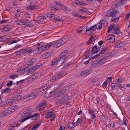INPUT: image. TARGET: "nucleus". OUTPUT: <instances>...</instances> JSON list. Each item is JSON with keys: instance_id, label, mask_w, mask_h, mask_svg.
I'll use <instances>...</instances> for the list:
<instances>
[{"instance_id": "obj_1", "label": "nucleus", "mask_w": 130, "mask_h": 130, "mask_svg": "<svg viewBox=\"0 0 130 130\" xmlns=\"http://www.w3.org/2000/svg\"><path fill=\"white\" fill-rule=\"evenodd\" d=\"M39 115V114L38 113L32 114L31 113V111L28 110H26L23 112L21 115L22 117H26L20 120L19 121L22 123L30 118L36 117Z\"/></svg>"}, {"instance_id": "obj_2", "label": "nucleus", "mask_w": 130, "mask_h": 130, "mask_svg": "<svg viewBox=\"0 0 130 130\" xmlns=\"http://www.w3.org/2000/svg\"><path fill=\"white\" fill-rule=\"evenodd\" d=\"M22 97V95H16L12 98L9 99L7 103L4 102L2 103V105L3 106H7L8 105H11L13 103L17 102L18 100L21 99Z\"/></svg>"}, {"instance_id": "obj_3", "label": "nucleus", "mask_w": 130, "mask_h": 130, "mask_svg": "<svg viewBox=\"0 0 130 130\" xmlns=\"http://www.w3.org/2000/svg\"><path fill=\"white\" fill-rule=\"evenodd\" d=\"M108 30L107 32H110L111 31L113 32V33L118 35L120 32V31L119 28L114 24H112L108 27Z\"/></svg>"}, {"instance_id": "obj_4", "label": "nucleus", "mask_w": 130, "mask_h": 130, "mask_svg": "<svg viewBox=\"0 0 130 130\" xmlns=\"http://www.w3.org/2000/svg\"><path fill=\"white\" fill-rule=\"evenodd\" d=\"M67 41L68 39L66 37H63L61 39L59 40L55 43H52L53 46L54 48L60 46L65 43Z\"/></svg>"}, {"instance_id": "obj_5", "label": "nucleus", "mask_w": 130, "mask_h": 130, "mask_svg": "<svg viewBox=\"0 0 130 130\" xmlns=\"http://www.w3.org/2000/svg\"><path fill=\"white\" fill-rule=\"evenodd\" d=\"M11 113V109L10 107H9L1 112L0 114V117L1 118H3L5 116L9 115Z\"/></svg>"}, {"instance_id": "obj_6", "label": "nucleus", "mask_w": 130, "mask_h": 130, "mask_svg": "<svg viewBox=\"0 0 130 130\" xmlns=\"http://www.w3.org/2000/svg\"><path fill=\"white\" fill-rule=\"evenodd\" d=\"M119 11L117 10L112 9L108 11L107 12L106 16L108 17H111L116 15L118 14Z\"/></svg>"}, {"instance_id": "obj_7", "label": "nucleus", "mask_w": 130, "mask_h": 130, "mask_svg": "<svg viewBox=\"0 0 130 130\" xmlns=\"http://www.w3.org/2000/svg\"><path fill=\"white\" fill-rule=\"evenodd\" d=\"M46 102H43L41 103L36 108V110L37 111H40L43 109L46 104Z\"/></svg>"}, {"instance_id": "obj_8", "label": "nucleus", "mask_w": 130, "mask_h": 130, "mask_svg": "<svg viewBox=\"0 0 130 130\" xmlns=\"http://www.w3.org/2000/svg\"><path fill=\"white\" fill-rule=\"evenodd\" d=\"M94 53H93L91 50V48L89 49L87 52V54L86 55L85 57L84 58V59L87 58H89L90 57L92 56V54Z\"/></svg>"}, {"instance_id": "obj_9", "label": "nucleus", "mask_w": 130, "mask_h": 130, "mask_svg": "<svg viewBox=\"0 0 130 130\" xmlns=\"http://www.w3.org/2000/svg\"><path fill=\"white\" fill-rule=\"evenodd\" d=\"M32 49L33 50V52H35V53L37 54L40 52L42 51L41 46L39 47L37 45H36L32 48Z\"/></svg>"}, {"instance_id": "obj_10", "label": "nucleus", "mask_w": 130, "mask_h": 130, "mask_svg": "<svg viewBox=\"0 0 130 130\" xmlns=\"http://www.w3.org/2000/svg\"><path fill=\"white\" fill-rule=\"evenodd\" d=\"M92 72L91 70L87 69L82 71L80 73V76L87 75Z\"/></svg>"}, {"instance_id": "obj_11", "label": "nucleus", "mask_w": 130, "mask_h": 130, "mask_svg": "<svg viewBox=\"0 0 130 130\" xmlns=\"http://www.w3.org/2000/svg\"><path fill=\"white\" fill-rule=\"evenodd\" d=\"M41 65L40 63H39L35 66L33 67L30 69V70L28 71V73L33 72H34L35 70L38 68V67H40Z\"/></svg>"}, {"instance_id": "obj_12", "label": "nucleus", "mask_w": 130, "mask_h": 130, "mask_svg": "<svg viewBox=\"0 0 130 130\" xmlns=\"http://www.w3.org/2000/svg\"><path fill=\"white\" fill-rule=\"evenodd\" d=\"M85 27L86 28V31H90L93 30V31H95L97 28V25H95L93 26L88 28V26H86Z\"/></svg>"}, {"instance_id": "obj_13", "label": "nucleus", "mask_w": 130, "mask_h": 130, "mask_svg": "<svg viewBox=\"0 0 130 130\" xmlns=\"http://www.w3.org/2000/svg\"><path fill=\"white\" fill-rule=\"evenodd\" d=\"M41 46L42 47V50H47L50 47H53L52 42L45 45L42 46Z\"/></svg>"}, {"instance_id": "obj_14", "label": "nucleus", "mask_w": 130, "mask_h": 130, "mask_svg": "<svg viewBox=\"0 0 130 130\" xmlns=\"http://www.w3.org/2000/svg\"><path fill=\"white\" fill-rule=\"evenodd\" d=\"M28 20H26L22 19L20 21H16V24L18 25H24L25 24V23L27 22Z\"/></svg>"}, {"instance_id": "obj_15", "label": "nucleus", "mask_w": 130, "mask_h": 130, "mask_svg": "<svg viewBox=\"0 0 130 130\" xmlns=\"http://www.w3.org/2000/svg\"><path fill=\"white\" fill-rule=\"evenodd\" d=\"M70 99L69 96L68 95H66L63 97L59 102V103H65L67 101Z\"/></svg>"}, {"instance_id": "obj_16", "label": "nucleus", "mask_w": 130, "mask_h": 130, "mask_svg": "<svg viewBox=\"0 0 130 130\" xmlns=\"http://www.w3.org/2000/svg\"><path fill=\"white\" fill-rule=\"evenodd\" d=\"M107 42L110 43H113L115 42V36L111 35V36L107 40Z\"/></svg>"}, {"instance_id": "obj_17", "label": "nucleus", "mask_w": 130, "mask_h": 130, "mask_svg": "<svg viewBox=\"0 0 130 130\" xmlns=\"http://www.w3.org/2000/svg\"><path fill=\"white\" fill-rule=\"evenodd\" d=\"M26 69L24 67H22L18 70L17 71L20 72L22 74H23L25 73V70Z\"/></svg>"}, {"instance_id": "obj_18", "label": "nucleus", "mask_w": 130, "mask_h": 130, "mask_svg": "<svg viewBox=\"0 0 130 130\" xmlns=\"http://www.w3.org/2000/svg\"><path fill=\"white\" fill-rule=\"evenodd\" d=\"M59 56L60 58L58 59H57V63H62L63 62H64L65 60H66V58H63L62 57H61V56Z\"/></svg>"}, {"instance_id": "obj_19", "label": "nucleus", "mask_w": 130, "mask_h": 130, "mask_svg": "<svg viewBox=\"0 0 130 130\" xmlns=\"http://www.w3.org/2000/svg\"><path fill=\"white\" fill-rule=\"evenodd\" d=\"M32 99V96L31 95H30L24 97L22 99V101L25 102Z\"/></svg>"}, {"instance_id": "obj_20", "label": "nucleus", "mask_w": 130, "mask_h": 130, "mask_svg": "<svg viewBox=\"0 0 130 130\" xmlns=\"http://www.w3.org/2000/svg\"><path fill=\"white\" fill-rule=\"evenodd\" d=\"M10 29V27L8 25H6L5 26L3 29L2 32H6L9 31Z\"/></svg>"}, {"instance_id": "obj_21", "label": "nucleus", "mask_w": 130, "mask_h": 130, "mask_svg": "<svg viewBox=\"0 0 130 130\" xmlns=\"http://www.w3.org/2000/svg\"><path fill=\"white\" fill-rule=\"evenodd\" d=\"M41 74L40 73H35L33 75V77L31 78L32 80H34L36 78L41 76Z\"/></svg>"}, {"instance_id": "obj_22", "label": "nucleus", "mask_w": 130, "mask_h": 130, "mask_svg": "<svg viewBox=\"0 0 130 130\" xmlns=\"http://www.w3.org/2000/svg\"><path fill=\"white\" fill-rule=\"evenodd\" d=\"M24 54L28 53H31L33 52V50L32 49V48L31 49L29 48H26L23 49Z\"/></svg>"}, {"instance_id": "obj_23", "label": "nucleus", "mask_w": 130, "mask_h": 130, "mask_svg": "<svg viewBox=\"0 0 130 130\" xmlns=\"http://www.w3.org/2000/svg\"><path fill=\"white\" fill-rule=\"evenodd\" d=\"M36 60L34 59H32L31 60H30L27 63V67L33 64L35 62Z\"/></svg>"}, {"instance_id": "obj_24", "label": "nucleus", "mask_w": 130, "mask_h": 130, "mask_svg": "<svg viewBox=\"0 0 130 130\" xmlns=\"http://www.w3.org/2000/svg\"><path fill=\"white\" fill-rule=\"evenodd\" d=\"M123 43L121 42H119L116 43L115 45L116 48L120 47L123 46Z\"/></svg>"}, {"instance_id": "obj_25", "label": "nucleus", "mask_w": 130, "mask_h": 130, "mask_svg": "<svg viewBox=\"0 0 130 130\" xmlns=\"http://www.w3.org/2000/svg\"><path fill=\"white\" fill-rule=\"evenodd\" d=\"M68 53V52L67 50L64 51L63 52L61 53L60 56L63 58L66 57L65 56Z\"/></svg>"}, {"instance_id": "obj_26", "label": "nucleus", "mask_w": 130, "mask_h": 130, "mask_svg": "<svg viewBox=\"0 0 130 130\" xmlns=\"http://www.w3.org/2000/svg\"><path fill=\"white\" fill-rule=\"evenodd\" d=\"M112 17L111 19V22H116L118 21L119 19V17H117L116 15L112 16Z\"/></svg>"}, {"instance_id": "obj_27", "label": "nucleus", "mask_w": 130, "mask_h": 130, "mask_svg": "<svg viewBox=\"0 0 130 130\" xmlns=\"http://www.w3.org/2000/svg\"><path fill=\"white\" fill-rule=\"evenodd\" d=\"M18 126L17 125L15 124H11L9 126L8 129L9 130H12L15 128V127H17Z\"/></svg>"}, {"instance_id": "obj_28", "label": "nucleus", "mask_w": 130, "mask_h": 130, "mask_svg": "<svg viewBox=\"0 0 130 130\" xmlns=\"http://www.w3.org/2000/svg\"><path fill=\"white\" fill-rule=\"evenodd\" d=\"M11 90L9 88L5 89L2 92V94L5 93H10L11 92Z\"/></svg>"}, {"instance_id": "obj_29", "label": "nucleus", "mask_w": 130, "mask_h": 130, "mask_svg": "<svg viewBox=\"0 0 130 130\" xmlns=\"http://www.w3.org/2000/svg\"><path fill=\"white\" fill-rule=\"evenodd\" d=\"M68 127L70 129H71L73 128L74 127V123L72 122H70L68 125Z\"/></svg>"}, {"instance_id": "obj_30", "label": "nucleus", "mask_w": 130, "mask_h": 130, "mask_svg": "<svg viewBox=\"0 0 130 130\" xmlns=\"http://www.w3.org/2000/svg\"><path fill=\"white\" fill-rule=\"evenodd\" d=\"M50 56V53H45L42 55V57L43 58H48Z\"/></svg>"}, {"instance_id": "obj_31", "label": "nucleus", "mask_w": 130, "mask_h": 130, "mask_svg": "<svg viewBox=\"0 0 130 130\" xmlns=\"http://www.w3.org/2000/svg\"><path fill=\"white\" fill-rule=\"evenodd\" d=\"M40 125V124H38L36 125H34L31 128V130H36L38 128Z\"/></svg>"}, {"instance_id": "obj_32", "label": "nucleus", "mask_w": 130, "mask_h": 130, "mask_svg": "<svg viewBox=\"0 0 130 130\" xmlns=\"http://www.w3.org/2000/svg\"><path fill=\"white\" fill-rule=\"evenodd\" d=\"M108 49V48L106 46L103 47L102 49L101 50L100 54H104V52L105 51H107Z\"/></svg>"}, {"instance_id": "obj_33", "label": "nucleus", "mask_w": 130, "mask_h": 130, "mask_svg": "<svg viewBox=\"0 0 130 130\" xmlns=\"http://www.w3.org/2000/svg\"><path fill=\"white\" fill-rule=\"evenodd\" d=\"M91 66L93 67H95L99 66L97 61H95L93 62L92 63Z\"/></svg>"}, {"instance_id": "obj_34", "label": "nucleus", "mask_w": 130, "mask_h": 130, "mask_svg": "<svg viewBox=\"0 0 130 130\" xmlns=\"http://www.w3.org/2000/svg\"><path fill=\"white\" fill-rule=\"evenodd\" d=\"M97 61L99 66L103 64L105 62V61L103 59H100Z\"/></svg>"}, {"instance_id": "obj_35", "label": "nucleus", "mask_w": 130, "mask_h": 130, "mask_svg": "<svg viewBox=\"0 0 130 130\" xmlns=\"http://www.w3.org/2000/svg\"><path fill=\"white\" fill-rule=\"evenodd\" d=\"M7 36H5L2 37H0V42H4L7 39Z\"/></svg>"}, {"instance_id": "obj_36", "label": "nucleus", "mask_w": 130, "mask_h": 130, "mask_svg": "<svg viewBox=\"0 0 130 130\" xmlns=\"http://www.w3.org/2000/svg\"><path fill=\"white\" fill-rule=\"evenodd\" d=\"M36 7L34 6V5H31L30 6H28L27 8L28 9H30L31 10L34 9L36 8Z\"/></svg>"}, {"instance_id": "obj_37", "label": "nucleus", "mask_w": 130, "mask_h": 130, "mask_svg": "<svg viewBox=\"0 0 130 130\" xmlns=\"http://www.w3.org/2000/svg\"><path fill=\"white\" fill-rule=\"evenodd\" d=\"M15 53L17 55H19V54H24L23 49H22L20 50L17 51L15 52Z\"/></svg>"}, {"instance_id": "obj_38", "label": "nucleus", "mask_w": 130, "mask_h": 130, "mask_svg": "<svg viewBox=\"0 0 130 130\" xmlns=\"http://www.w3.org/2000/svg\"><path fill=\"white\" fill-rule=\"evenodd\" d=\"M91 50L93 52V53H96L98 50H97V46H95L92 48H91Z\"/></svg>"}, {"instance_id": "obj_39", "label": "nucleus", "mask_w": 130, "mask_h": 130, "mask_svg": "<svg viewBox=\"0 0 130 130\" xmlns=\"http://www.w3.org/2000/svg\"><path fill=\"white\" fill-rule=\"evenodd\" d=\"M56 63H57V59H55L52 62L51 64V66H53Z\"/></svg>"}, {"instance_id": "obj_40", "label": "nucleus", "mask_w": 130, "mask_h": 130, "mask_svg": "<svg viewBox=\"0 0 130 130\" xmlns=\"http://www.w3.org/2000/svg\"><path fill=\"white\" fill-rule=\"evenodd\" d=\"M48 85H44L41 88L43 90H45L48 87Z\"/></svg>"}, {"instance_id": "obj_41", "label": "nucleus", "mask_w": 130, "mask_h": 130, "mask_svg": "<svg viewBox=\"0 0 130 130\" xmlns=\"http://www.w3.org/2000/svg\"><path fill=\"white\" fill-rule=\"evenodd\" d=\"M18 75H16L15 74H14L13 75H11V76H10L9 77V78L11 79H14L15 78V77H17Z\"/></svg>"}, {"instance_id": "obj_42", "label": "nucleus", "mask_w": 130, "mask_h": 130, "mask_svg": "<svg viewBox=\"0 0 130 130\" xmlns=\"http://www.w3.org/2000/svg\"><path fill=\"white\" fill-rule=\"evenodd\" d=\"M62 94V93H61V92L60 91H59V92H58L57 93H56L54 95V97H58V96L61 95Z\"/></svg>"}, {"instance_id": "obj_43", "label": "nucleus", "mask_w": 130, "mask_h": 130, "mask_svg": "<svg viewBox=\"0 0 130 130\" xmlns=\"http://www.w3.org/2000/svg\"><path fill=\"white\" fill-rule=\"evenodd\" d=\"M106 22V21L105 20H101L99 22V24L102 25H104Z\"/></svg>"}, {"instance_id": "obj_44", "label": "nucleus", "mask_w": 130, "mask_h": 130, "mask_svg": "<svg viewBox=\"0 0 130 130\" xmlns=\"http://www.w3.org/2000/svg\"><path fill=\"white\" fill-rule=\"evenodd\" d=\"M39 94L38 93V92L37 91H36L34 93V94L33 93L31 95L32 97V98H33V97L34 96H37L38 95H39Z\"/></svg>"}, {"instance_id": "obj_45", "label": "nucleus", "mask_w": 130, "mask_h": 130, "mask_svg": "<svg viewBox=\"0 0 130 130\" xmlns=\"http://www.w3.org/2000/svg\"><path fill=\"white\" fill-rule=\"evenodd\" d=\"M57 79V77H56L55 76H54L52 77L51 79L50 80L52 82H54L55 80H56V79Z\"/></svg>"}, {"instance_id": "obj_46", "label": "nucleus", "mask_w": 130, "mask_h": 130, "mask_svg": "<svg viewBox=\"0 0 130 130\" xmlns=\"http://www.w3.org/2000/svg\"><path fill=\"white\" fill-rule=\"evenodd\" d=\"M18 106L17 105H15L13 106L10 108L11 109V112H12V110H16L18 108Z\"/></svg>"}, {"instance_id": "obj_47", "label": "nucleus", "mask_w": 130, "mask_h": 130, "mask_svg": "<svg viewBox=\"0 0 130 130\" xmlns=\"http://www.w3.org/2000/svg\"><path fill=\"white\" fill-rule=\"evenodd\" d=\"M82 120L78 118L77 120V121L76 122V125H78V123H80L82 122Z\"/></svg>"}, {"instance_id": "obj_48", "label": "nucleus", "mask_w": 130, "mask_h": 130, "mask_svg": "<svg viewBox=\"0 0 130 130\" xmlns=\"http://www.w3.org/2000/svg\"><path fill=\"white\" fill-rule=\"evenodd\" d=\"M107 79L106 80V81L108 83H109L111 82V80L112 79V77H109L107 78Z\"/></svg>"}, {"instance_id": "obj_49", "label": "nucleus", "mask_w": 130, "mask_h": 130, "mask_svg": "<svg viewBox=\"0 0 130 130\" xmlns=\"http://www.w3.org/2000/svg\"><path fill=\"white\" fill-rule=\"evenodd\" d=\"M63 10L67 11H70L71 10L70 8L65 6L64 7Z\"/></svg>"}, {"instance_id": "obj_50", "label": "nucleus", "mask_w": 130, "mask_h": 130, "mask_svg": "<svg viewBox=\"0 0 130 130\" xmlns=\"http://www.w3.org/2000/svg\"><path fill=\"white\" fill-rule=\"evenodd\" d=\"M63 74V72H61L58 74H57V78H59L60 77L62 76V74Z\"/></svg>"}, {"instance_id": "obj_51", "label": "nucleus", "mask_w": 130, "mask_h": 130, "mask_svg": "<svg viewBox=\"0 0 130 130\" xmlns=\"http://www.w3.org/2000/svg\"><path fill=\"white\" fill-rule=\"evenodd\" d=\"M79 10L81 11V12L84 13L85 12H87V11L86 10V9H79Z\"/></svg>"}, {"instance_id": "obj_52", "label": "nucleus", "mask_w": 130, "mask_h": 130, "mask_svg": "<svg viewBox=\"0 0 130 130\" xmlns=\"http://www.w3.org/2000/svg\"><path fill=\"white\" fill-rule=\"evenodd\" d=\"M55 20L57 22H58L59 21H60V22H62L63 21V20L62 19L60 18H56L55 19Z\"/></svg>"}, {"instance_id": "obj_53", "label": "nucleus", "mask_w": 130, "mask_h": 130, "mask_svg": "<svg viewBox=\"0 0 130 130\" xmlns=\"http://www.w3.org/2000/svg\"><path fill=\"white\" fill-rule=\"evenodd\" d=\"M123 123L122 124L123 125H124V124L126 126L127 125L126 121L125 120V118L124 117L123 118Z\"/></svg>"}, {"instance_id": "obj_54", "label": "nucleus", "mask_w": 130, "mask_h": 130, "mask_svg": "<svg viewBox=\"0 0 130 130\" xmlns=\"http://www.w3.org/2000/svg\"><path fill=\"white\" fill-rule=\"evenodd\" d=\"M55 4L56 5L58 6H62V4L61 3L56 2H55Z\"/></svg>"}, {"instance_id": "obj_55", "label": "nucleus", "mask_w": 130, "mask_h": 130, "mask_svg": "<svg viewBox=\"0 0 130 130\" xmlns=\"http://www.w3.org/2000/svg\"><path fill=\"white\" fill-rule=\"evenodd\" d=\"M88 113L89 114H91L92 113H94V111L93 110H90L89 109H88Z\"/></svg>"}, {"instance_id": "obj_56", "label": "nucleus", "mask_w": 130, "mask_h": 130, "mask_svg": "<svg viewBox=\"0 0 130 130\" xmlns=\"http://www.w3.org/2000/svg\"><path fill=\"white\" fill-rule=\"evenodd\" d=\"M124 85H121L120 84H118V87L120 89L123 88L124 87Z\"/></svg>"}, {"instance_id": "obj_57", "label": "nucleus", "mask_w": 130, "mask_h": 130, "mask_svg": "<svg viewBox=\"0 0 130 130\" xmlns=\"http://www.w3.org/2000/svg\"><path fill=\"white\" fill-rule=\"evenodd\" d=\"M96 118L95 115L94 114H91V119L93 120L94 119Z\"/></svg>"}, {"instance_id": "obj_58", "label": "nucleus", "mask_w": 130, "mask_h": 130, "mask_svg": "<svg viewBox=\"0 0 130 130\" xmlns=\"http://www.w3.org/2000/svg\"><path fill=\"white\" fill-rule=\"evenodd\" d=\"M53 114L51 113L47 112V115L48 118L52 117Z\"/></svg>"}, {"instance_id": "obj_59", "label": "nucleus", "mask_w": 130, "mask_h": 130, "mask_svg": "<svg viewBox=\"0 0 130 130\" xmlns=\"http://www.w3.org/2000/svg\"><path fill=\"white\" fill-rule=\"evenodd\" d=\"M13 83L12 81H10L7 84V86H11Z\"/></svg>"}, {"instance_id": "obj_60", "label": "nucleus", "mask_w": 130, "mask_h": 130, "mask_svg": "<svg viewBox=\"0 0 130 130\" xmlns=\"http://www.w3.org/2000/svg\"><path fill=\"white\" fill-rule=\"evenodd\" d=\"M51 9L52 10H57L58 8H57L56 6H55V7H51Z\"/></svg>"}, {"instance_id": "obj_61", "label": "nucleus", "mask_w": 130, "mask_h": 130, "mask_svg": "<svg viewBox=\"0 0 130 130\" xmlns=\"http://www.w3.org/2000/svg\"><path fill=\"white\" fill-rule=\"evenodd\" d=\"M111 87L112 88H113L116 87V86L115 84V83H112L111 84Z\"/></svg>"}, {"instance_id": "obj_62", "label": "nucleus", "mask_w": 130, "mask_h": 130, "mask_svg": "<svg viewBox=\"0 0 130 130\" xmlns=\"http://www.w3.org/2000/svg\"><path fill=\"white\" fill-rule=\"evenodd\" d=\"M92 32H91V31H86V34L87 35H90Z\"/></svg>"}, {"instance_id": "obj_63", "label": "nucleus", "mask_w": 130, "mask_h": 130, "mask_svg": "<svg viewBox=\"0 0 130 130\" xmlns=\"http://www.w3.org/2000/svg\"><path fill=\"white\" fill-rule=\"evenodd\" d=\"M99 54H98L97 55H95L94 56L92 57L91 58V59H95L97 58L99 56H100Z\"/></svg>"}, {"instance_id": "obj_64", "label": "nucleus", "mask_w": 130, "mask_h": 130, "mask_svg": "<svg viewBox=\"0 0 130 130\" xmlns=\"http://www.w3.org/2000/svg\"><path fill=\"white\" fill-rule=\"evenodd\" d=\"M79 3L80 5H81L83 6H85V5H86V3H85L84 2L82 1H81L80 2H79Z\"/></svg>"}]
</instances>
